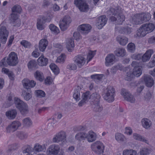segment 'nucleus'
Returning a JSON list of instances; mask_svg holds the SVG:
<instances>
[{
	"label": "nucleus",
	"instance_id": "obj_54",
	"mask_svg": "<svg viewBox=\"0 0 155 155\" xmlns=\"http://www.w3.org/2000/svg\"><path fill=\"white\" fill-rule=\"evenodd\" d=\"M73 36L74 38L77 41L79 40L81 38V35L78 32H74Z\"/></svg>",
	"mask_w": 155,
	"mask_h": 155
},
{
	"label": "nucleus",
	"instance_id": "obj_33",
	"mask_svg": "<svg viewBox=\"0 0 155 155\" xmlns=\"http://www.w3.org/2000/svg\"><path fill=\"white\" fill-rule=\"evenodd\" d=\"M117 39L120 45H125L128 41V38L124 36L119 37L117 38Z\"/></svg>",
	"mask_w": 155,
	"mask_h": 155
},
{
	"label": "nucleus",
	"instance_id": "obj_7",
	"mask_svg": "<svg viewBox=\"0 0 155 155\" xmlns=\"http://www.w3.org/2000/svg\"><path fill=\"white\" fill-rule=\"evenodd\" d=\"M71 21V20L69 16H64L60 21L59 26L61 30L64 31L67 30Z\"/></svg>",
	"mask_w": 155,
	"mask_h": 155
},
{
	"label": "nucleus",
	"instance_id": "obj_51",
	"mask_svg": "<svg viewBox=\"0 0 155 155\" xmlns=\"http://www.w3.org/2000/svg\"><path fill=\"white\" fill-rule=\"evenodd\" d=\"M21 44L26 48H29L31 45V44L28 41L23 40L20 42Z\"/></svg>",
	"mask_w": 155,
	"mask_h": 155
},
{
	"label": "nucleus",
	"instance_id": "obj_64",
	"mask_svg": "<svg viewBox=\"0 0 155 155\" xmlns=\"http://www.w3.org/2000/svg\"><path fill=\"white\" fill-rule=\"evenodd\" d=\"M141 57V56L140 54H135L132 56V58L133 59L138 60L140 59Z\"/></svg>",
	"mask_w": 155,
	"mask_h": 155
},
{
	"label": "nucleus",
	"instance_id": "obj_41",
	"mask_svg": "<svg viewBox=\"0 0 155 155\" xmlns=\"http://www.w3.org/2000/svg\"><path fill=\"white\" fill-rule=\"evenodd\" d=\"M125 136L122 134L117 133L115 135V138L117 141L120 142L124 140Z\"/></svg>",
	"mask_w": 155,
	"mask_h": 155
},
{
	"label": "nucleus",
	"instance_id": "obj_36",
	"mask_svg": "<svg viewBox=\"0 0 155 155\" xmlns=\"http://www.w3.org/2000/svg\"><path fill=\"white\" fill-rule=\"evenodd\" d=\"M96 53V51L89 50L87 54V63L90 61L95 56Z\"/></svg>",
	"mask_w": 155,
	"mask_h": 155
},
{
	"label": "nucleus",
	"instance_id": "obj_38",
	"mask_svg": "<svg viewBox=\"0 0 155 155\" xmlns=\"http://www.w3.org/2000/svg\"><path fill=\"white\" fill-rule=\"evenodd\" d=\"M77 90H74L73 94V97L75 100L78 101L80 100V94L79 92V89L78 87Z\"/></svg>",
	"mask_w": 155,
	"mask_h": 155
},
{
	"label": "nucleus",
	"instance_id": "obj_52",
	"mask_svg": "<svg viewBox=\"0 0 155 155\" xmlns=\"http://www.w3.org/2000/svg\"><path fill=\"white\" fill-rule=\"evenodd\" d=\"M103 77V75L102 74H94L91 75V78L94 79V80L96 81L97 80H101L102 79Z\"/></svg>",
	"mask_w": 155,
	"mask_h": 155
},
{
	"label": "nucleus",
	"instance_id": "obj_13",
	"mask_svg": "<svg viewBox=\"0 0 155 155\" xmlns=\"http://www.w3.org/2000/svg\"><path fill=\"white\" fill-rule=\"evenodd\" d=\"M142 83H144L147 87H150L154 84V81L151 77L145 75L140 80V84Z\"/></svg>",
	"mask_w": 155,
	"mask_h": 155
},
{
	"label": "nucleus",
	"instance_id": "obj_4",
	"mask_svg": "<svg viewBox=\"0 0 155 155\" xmlns=\"http://www.w3.org/2000/svg\"><path fill=\"white\" fill-rule=\"evenodd\" d=\"M155 29L154 25L151 23H147L142 25L137 30V34L139 37H143L147 34L152 32Z\"/></svg>",
	"mask_w": 155,
	"mask_h": 155
},
{
	"label": "nucleus",
	"instance_id": "obj_44",
	"mask_svg": "<svg viewBox=\"0 0 155 155\" xmlns=\"http://www.w3.org/2000/svg\"><path fill=\"white\" fill-rule=\"evenodd\" d=\"M133 136L134 138L136 140L142 141L145 142L146 141L145 139L143 137H142L137 134L134 133Z\"/></svg>",
	"mask_w": 155,
	"mask_h": 155
},
{
	"label": "nucleus",
	"instance_id": "obj_60",
	"mask_svg": "<svg viewBox=\"0 0 155 155\" xmlns=\"http://www.w3.org/2000/svg\"><path fill=\"white\" fill-rule=\"evenodd\" d=\"M11 71H9L7 68H3L1 70L2 73L8 75Z\"/></svg>",
	"mask_w": 155,
	"mask_h": 155
},
{
	"label": "nucleus",
	"instance_id": "obj_39",
	"mask_svg": "<svg viewBox=\"0 0 155 155\" xmlns=\"http://www.w3.org/2000/svg\"><path fill=\"white\" fill-rule=\"evenodd\" d=\"M54 78H53L51 76H48L46 77L44 80V83L46 84L50 85L53 84Z\"/></svg>",
	"mask_w": 155,
	"mask_h": 155
},
{
	"label": "nucleus",
	"instance_id": "obj_47",
	"mask_svg": "<svg viewBox=\"0 0 155 155\" xmlns=\"http://www.w3.org/2000/svg\"><path fill=\"white\" fill-rule=\"evenodd\" d=\"M35 49L31 53V56L34 58H38L40 55V52L37 48V47H35Z\"/></svg>",
	"mask_w": 155,
	"mask_h": 155
},
{
	"label": "nucleus",
	"instance_id": "obj_11",
	"mask_svg": "<svg viewBox=\"0 0 155 155\" xmlns=\"http://www.w3.org/2000/svg\"><path fill=\"white\" fill-rule=\"evenodd\" d=\"M66 134L64 132H61L56 135L53 139L54 142H58L60 141H62V144L66 142Z\"/></svg>",
	"mask_w": 155,
	"mask_h": 155
},
{
	"label": "nucleus",
	"instance_id": "obj_24",
	"mask_svg": "<svg viewBox=\"0 0 155 155\" xmlns=\"http://www.w3.org/2000/svg\"><path fill=\"white\" fill-rule=\"evenodd\" d=\"M115 57L113 54H108L105 58V64L107 66L112 65L114 62Z\"/></svg>",
	"mask_w": 155,
	"mask_h": 155
},
{
	"label": "nucleus",
	"instance_id": "obj_43",
	"mask_svg": "<svg viewBox=\"0 0 155 155\" xmlns=\"http://www.w3.org/2000/svg\"><path fill=\"white\" fill-rule=\"evenodd\" d=\"M124 133L128 136L131 135L133 133L132 128L129 127H125L124 130Z\"/></svg>",
	"mask_w": 155,
	"mask_h": 155
},
{
	"label": "nucleus",
	"instance_id": "obj_30",
	"mask_svg": "<svg viewBox=\"0 0 155 155\" xmlns=\"http://www.w3.org/2000/svg\"><path fill=\"white\" fill-rule=\"evenodd\" d=\"M153 53V51L151 50H148L142 56L141 59L143 62L148 61L150 59L152 54Z\"/></svg>",
	"mask_w": 155,
	"mask_h": 155
},
{
	"label": "nucleus",
	"instance_id": "obj_3",
	"mask_svg": "<svg viewBox=\"0 0 155 155\" xmlns=\"http://www.w3.org/2000/svg\"><path fill=\"white\" fill-rule=\"evenodd\" d=\"M81 98V100L78 104V105L79 107L82 106L88 101L93 102L94 104H98L100 96L97 93H95L90 95L89 92L87 91L83 94Z\"/></svg>",
	"mask_w": 155,
	"mask_h": 155
},
{
	"label": "nucleus",
	"instance_id": "obj_32",
	"mask_svg": "<svg viewBox=\"0 0 155 155\" xmlns=\"http://www.w3.org/2000/svg\"><path fill=\"white\" fill-rule=\"evenodd\" d=\"M66 58V55L64 54H62L57 57L55 61V62L56 63H64L65 61Z\"/></svg>",
	"mask_w": 155,
	"mask_h": 155
},
{
	"label": "nucleus",
	"instance_id": "obj_8",
	"mask_svg": "<svg viewBox=\"0 0 155 155\" xmlns=\"http://www.w3.org/2000/svg\"><path fill=\"white\" fill-rule=\"evenodd\" d=\"M21 125V124L20 122L14 121L8 126L6 128V131L8 133L12 132L19 129Z\"/></svg>",
	"mask_w": 155,
	"mask_h": 155
},
{
	"label": "nucleus",
	"instance_id": "obj_25",
	"mask_svg": "<svg viewBox=\"0 0 155 155\" xmlns=\"http://www.w3.org/2000/svg\"><path fill=\"white\" fill-rule=\"evenodd\" d=\"M121 94L126 100L132 103L134 101L135 99L133 96L130 94L126 90H122L121 91Z\"/></svg>",
	"mask_w": 155,
	"mask_h": 155
},
{
	"label": "nucleus",
	"instance_id": "obj_42",
	"mask_svg": "<svg viewBox=\"0 0 155 155\" xmlns=\"http://www.w3.org/2000/svg\"><path fill=\"white\" fill-rule=\"evenodd\" d=\"M23 124L25 126L29 127L32 125V122L29 118H26L23 120Z\"/></svg>",
	"mask_w": 155,
	"mask_h": 155
},
{
	"label": "nucleus",
	"instance_id": "obj_26",
	"mask_svg": "<svg viewBox=\"0 0 155 155\" xmlns=\"http://www.w3.org/2000/svg\"><path fill=\"white\" fill-rule=\"evenodd\" d=\"M17 111L15 109H10L5 113V115L8 119L13 120L15 119L17 115Z\"/></svg>",
	"mask_w": 155,
	"mask_h": 155
},
{
	"label": "nucleus",
	"instance_id": "obj_1",
	"mask_svg": "<svg viewBox=\"0 0 155 155\" xmlns=\"http://www.w3.org/2000/svg\"><path fill=\"white\" fill-rule=\"evenodd\" d=\"M13 95L10 94L7 95V100L8 104V107H9L14 102L17 108L19 109L21 113L23 115H25L28 112V109L27 104L23 101L21 100L17 97H15L14 101L12 100Z\"/></svg>",
	"mask_w": 155,
	"mask_h": 155
},
{
	"label": "nucleus",
	"instance_id": "obj_6",
	"mask_svg": "<svg viewBox=\"0 0 155 155\" xmlns=\"http://www.w3.org/2000/svg\"><path fill=\"white\" fill-rule=\"evenodd\" d=\"M7 58L8 60V64L9 65L15 66L18 62L17 54L15 52H11Z\"/></svg>",
	"mask_w": 155,
	"mask_h": 155
},
{
	"label": "nucleus",
	"instance_id": "obj_48",
	"mask_svg": "<svg viewBox=\"0 0 155 155\" xmlns=\"http://www.w3.org/2000/svg\"><path fill=\"white\" fill-rule=\"evenodd\" d=\"M135 45L133 43H130L127 45V50L129 52H133L135 50Z\"/></svg>",
	"mask_w": 155,
	"mask_h": 155
},
{
	"label": "nucleus",
	"instance_id": "obj_63",
	"mask_svg": "<svg viewBox=\"0 0 155 155\" xmlns=\"http://www.w3.org/2000/svg\"><path fill=\"white\" fill-rule=\"evenodd\" d=\"M5 82L4 79L0 78V89H2L4 85Z\"/></svg>",
	"mask_w": 155,
	"mask_h": 155
},
{
	"label": "nucleus",
	"instance_id": "obj_45",
	"mask_svg": "<svg viewBox=\"0 0 155 155\" xmlns=\"http://www.w3.org/2000/svg\"><path fill=\"white\" fill-rule=\"evenodd\" d=\"M136 152L132 150H125L123 152V155H136Z\"/></svg>",
	"mask_w": 155,
	"mask_h": 155
},
{
	"label": "nucleus",
	"instance_id": "obj_46",
	"mask_svg": "<svg viewBox=\"0 0 155 155\" xmlns=\"http://www.w3.org/2000/svg\"><path fill=\"white\" fill-rule=\"evenodd\" d=\"M35 95L39 97H44L45 96V92L41 90H37L35 91Z\"/></svg>",
	"mask_w": 155,
	"mask_h": 155
},
{
	"label": "nucleus",
	"instance_id": "obj_40",
	"mask_svg": "<svg viewBox=\"0 0 155 155\" xmlns=\"http://www.w3.org/2000/svg\"><path fill=\"white\" fill-rule=\"evenodd\" d=\"M85 133L84 132H79L75 135V139L79 140L85 139Z\"/></svg>",
	"mask_w": 155,
	"mask_h": 155
},
{
	"label": "nucleus",
	"instance_id": "obj_21",
	"mask_svg": "<svg viewBox=\"0 0 155 155\" xmlns=\"http://www.w3.org/2000/svg\"><path fill=\"white\" fill-rule=\"evenodd\" d=\"M96 138V135L92 131H89L87 134L85 133V139H86L89 142H92L95 141Z\"/></svg>",
	"mask_w": 155,
	"mask_h": 155
},
{
	"label": "nucleus",
	"instance_id": "obj_27",
	"mask_svg": "<svg viewBox=\"0 0 155 155\" xmlns=\"http://www.w3.org/2000/svg\"><path fill=\"white\" fill-rule=\"evenodd\" d=\"M141 123L143 127L147 129H150L152 124L151 121L147 118L142 119L141 120Z\"/></svg>",
	"mask_w": 155,
	"mask_h": 155
},
{
	"label": "nucleus",
	"instance_id": "obj_12",
	"mask_svg": "<svg viewBox=\"0 0 155 155\" xmlns=\"http://www.w3.org/2000/svg\"><path fill=\"white\" fill-rule=\"evenodd\" d=\"M47 19L45 17L41 16L39 17L37 19L36 26L38 29L42 30L45 28V23Z\"/></svg>",
	"mask_w": 155,
	"mask_h": 155
},
{
	"label": "nucleus",
	"instance_id": "obj_31",
	"mask_svg": "<svg viewBox=\"0 0 155 155\" xmlns=\"http://www.w3.org/2000/svg\"><path fill=\"white\" fill-rule=\"evenodd\" d=\"M114 53L117 56L122 57L125 55L126 51L124 48H117L115 51Z\"/></svg>",
	"mask_w": 155,
	"mask_h": 155
},
{
	"label": "nucleus",
	"instance_id": "obj_2",
	"mask_svg": "<svg viewBox=\"0 0 155 155\" xmlns=\"http://www.w3.org/2000/svg\"><path fill=\"white\" fill-rule=\"evenodd\" d=\"M132 66L134 69L132 72V69L130 68H126L125 71L127 73V76L126 79L127 81L130 80L131 78H133L134 76L137 77H139L142 74L141 67L136 61H134L132 63Z\"/></svg>",
	"mask_w": 155,
	"mask_h": 155
},
{
	"label": "nucleus",
	"instance_id": "obj_28",
	"mask_svg": "<svg viewBox=\"0 0 155 155\" xmlns=\"http://www.w3.org/2000/svg\"><path fill=\"white\" fill-rule=\"evenodd\" d=\"M79 29L85 33L89 32L91 29V26L88 24H82L79 26Z\"/></svg>",
	"mask_w": 155,
	"mask_h": 155
},
{
	"label": "nucleus",
	"instance_id": "obj_55",
	"mask_svg": "<svg viewBox=\"0 0 155 155\" xmlns=\"http://www.w3.org/2000/svg\"><path fill=\"white\" fill-rule=\"evenodd\" d=\"M64 44L63 43L57 44L55 46L58 49L59 52L61 51L63 49Z\"/></svg>",
	"mask_w": 155,
	"mask_h": 155
},
{
	"label": "nucleus",
	"instance_id": "obj_34",
	"mask_svg": "<svg viewBox=\"0 0 155 155\" xmlns=\"http://www.w3.org/2000/svg\"><path fill=\"white\" fill-rule=\"evenodd\" d=\"M36 62L35 60H32L29 61L27 64V67L29 70H32L36 68Z\"/></svg>",
	"mask_w": 155,
	"mask_h": 155
},
{
	"label": "nucleus",
	"instance_id": "obj_5",
	"mask_svg": "<svg viewBox=\"0 0 155 155\" xmlns=\"http://www.w3.org/2000/svg\"><path fill=\"white\" fill-rule=\"evenodd\" d=\"M91 148L95 153L100 154L104 153L105 146L102 142L97 141L91 144Z\"/></svg>",
	"mask_w": 155,
	"mask_h": 155
},
{
	"label": "nucleus",
	"instance_id": "obj_37",
	"mask_svg": "<svg viewBox=\"0 0 155 155\" xmlns=\"http://www.w3.org/2000/svg\"><path fill=\"white\" fill-rule=\"evenodd\" d=\"M111 19V21H116V20H117V23L119 24H120L124 21L125 17L124 15H121L118 17L117 19H116L115 17H112Z\"/></svg>",
	"mask_w": 155,
	"mask_h": 155
},
{
	"label": "nucleus",
	"instance_id": "obj_58",
	"mask_svg": "<svg viewBox=\"0 0 155 155\" xmlns=\"http://www.w3.org/2000/svg\"><path fill=\"white\" fill-rule=\"evenodd\" d=\"M149 67L152 68L155 66V55H154L152 58V61L148 64Z\"/></svg>",
	"mask_w": 155,
	"mask_h": 155
},
{
	"label": "nucleus",
	"instance_id": "obj_49",
	"mask_svg": "<svg viewBox=\"0 0 155 155\" xmlns=\"http://www.w3.org/2000/svg\"><path fill=\"white\" fill-rule=\"evenodd\" d=\"M22 96L25 100L28 101L31 98V95L30 94L24 91L22 93Z\"/></svg>",
	"mask_w": 155,
	"mask_h": 155
},
{
	"label": "nucleus",
	"instance_id": "obj_62",
	"mask_svg": "<svg viewBox=\"0 0 155 155\" xmlns=\"http://www.w3.org/2000/svg\"><path fill=\"white\" fill-rule=\"evenodd\" d=\"M14 39V35H12L10 36L8 43V46H10L12 44Z\"/></svg>",
	"mask_w": 155,
	"mask_h": 155
},
{
	"label": "nucleus",
	"instance_id": "obj_35",
	"mask_svg": "<svg viewBox=\"0 0 155 155\" xmlns=\"http://www.w3.org/2000/svg\"><path fill=\"white\" fill-rule=\"evenodd\" d=\"M51 31L55 34H58L60 32V30L58 27L53 24H51L49 26Z\"/></svg>",
	"mask_w": 155,
	"mask_h": 155
},
{
	"label": "nucleus",
	"instance_id": "obj_14",
	"mask_svg": "<svg viewBox=\"0 0 155 155\" xmlns=\"http://www.w3.org/2000/svg\"><path fill=\"white\" fill-rule=\"evenodd\" d=\"M114 89L112 87L109 89L104 96V98L109 102H112L114 100Z\"/></svg>",
	"mask_w": 155,
	"mask_h": 155
},
{
	"label": "nucleus",
	"instance_id": "obj_53",
	"mask_svg": "<svg viewBox=\"0 0 155 155\" xmlns=\"http://www.w3.org/2000/svg\"><path fill=\"white\" fill-rule=\"evenodd\" d=\"M67 68L70 70H76L77 67L74 64L71 63L67 65Z\"/></svg>",
	"mask_w": 155,
	"mask_h": 155
},
{
	"label": "nucleus",
	"instance_id": "obj_50",
	"mask_svg": "<svg viewBox=\"0 0 155 155\" xmlns=\"http://www.w3.org/2000/svg\"><path fill=\"white\" fill-rule=\"evenodd\" d=\"M8 64V60L6 58H4L0 61V67L7 66Z\"/></svg>",
	"mask_w": 155,
	"mask_h": 155
},
{
	"label": "nucleus",
	"instance_id": "obj_59",
	"mask_svg": "<svg viewBox=\"0 0 155 155\" xmlns=\"http://www.w3.org/2000/svg\"><path fill=\"white\" fill-rule=\"evenodd\" d=\"M150 152V150L147 148H144L140 151L141 155H147Z\"/></svg>",
	"mask_w": 155,
	"mask_h": 155
},
{
	"label": "nucleus",
	"instance_id": "obj_57",
	"mask_svg": "<svg viewBox=\"0 0 155 155\" xmlns=\"http://www.w3.org/2000/svg\"><path fill=\"white\" fill-rule=\"evenodd\" d=\"M142 15H143V20L144 21H146L149 20L151 18V15L149 13L145 14L144 15L143 14Z\"/></svg>",
	"mask_w": 155,
	"mask_h": 155
},
{
	"label": "nucleus",
	"instance_id": "obj_29",
	"mask_svg": "<svg viewBox=\"0 0 155 155\" xmlns=\"http://www.w3.org/2000/svg\"><path fill=\"white\" fill-rule=\"evenodd\" d=\"M49 67L52 72L55 75H58L60 72V70L59 67L54 63H51L49 65Z\"/></svg>",
	"mask_w": 155,
	"mask_h": 155
},
{
	"label": "nucleus",
	"instance_id": "obj_17",
	"mask_svg": "<svg viewBox=\"0 0 155 155\" xmlns=\"http://www.w3.org/2000/svg\"><path fill=\"white\" fill-rule=\"evenodd\" d=\"M48 42L47 39L44 38L41 39L38 43L39 49L41 52H44L48 45Z\"/></svg>",
	"mask_w": 155,
	"mask_h": 155
},
{
	"label": "nucleus",
	"instance_id": "obj_16",
	"mask_svg": "<svg viewBox=\"0 0 155 155\" xmlns=\"http://www.w3.org/2000/svg\"><path fill=\"white\" fill-rule=\"evenodd\" d=\"M22 84L25 88L28 89L34 87L36 85V82L34 80L24 79L22 81Z\"/></svg>",
	"mask_w": 155,
	"mask_h": 155
},
{
	"label": "nucleus",
	"instance_id": "obj_9",
	"mask_svg": "<svg viewBox=\"0 0 155 155\" xmlns=\"http://www.w3.org/2000/svg\"><path fill=\"white\" fill-rule=\"evenodd\" d=\"M74 4L81 11L87 12L89 9L88 5L82 0H75Z\"/></svg>",
	"mask_w": 155,
	"mask_h": 155
},
{
	"label": "nucleus",
	"instance_id": "obj_15",
	"mask_svg": "<svg viewBox=\"0 0 155 155\" xmlns=\"http://www.w3.org/2000/svg\"><path fill=\"white\" fill-rule=\"evenodd\" d=\"M60 147L58 145H52L48 149L47 153L48 155H57L58 153Z\"/></svg>",
	"mask_w": 155,
	"mask_h": 155
},
{
	"label": "nucleus",
	"instance_id": "obj_18",
	"mask_svg": "<svg viewBox=\"0 0 155 155\" xmlns=\"http://www.w3.org/2000/svg\"><path fill=\"white\" fill-rule=\"evenodd\" d=\"M73 61L79 68L81 67L85 63V58L81 55H78L75 57L74 58Z\"/></svg>",
	"mask_w": 155,
	"mask_h": 155
},
{
	"label": "nucleus",
	"instance_id": "obj_22",
	"mask_svg": "<svg viewBox=\"0 0 155 155\" xmlns=\"http://www.w3.org/2000/svg\"><path fill=\"white\" fill-rule=\"evenodd\" d=\"M21 10V8L19 5L15 6L13 7L12 8V13L11 15V19L14 21L17 19L18 18V16L17 14H15V13L16 12H19Z\"/></svg>",
	"mask_w": 155,
	"mask_h": 155
},
{
	"label": "nucleus",
	"instance_id": "obj_20",
	"mask_svg": "<svg viewBox=\"0 0 155 155\" xmlns=\"http://www.w3.org/2000/svg\"><path fill=\"white\" fill-rule=\"evenodd\" d=\"M48 63V58L41 55L40 56L37 60V64L39 66H46Z\"/></svg>",
	"mask_w": 155,
	"mask_h": 155
},
{
	"label": "nucleus",
	"instance_id": "obj_56",
	"mask_svg": "<svg viewBox=\"0 0 155 155\" xmlns=\"http://www.w3.org/2000/svg\"><path fill=\"white\" fill-rule=\"evenodd\" d=\"M34 150L36 151H41L42 149V147L38 143L36 144L34 146Z\"/></svg>",
	"mask_w": 155,
	"mask_h": 155
},
{
	"label": "nucleus",
	"instance_id": "obj_19",
	"mask_svg": "<svg viewBox=\"0 0 155 155\" xmlns=\"http://www.w3.org/2000/svg\"><path fill=\"white\" fill-rule=\"evenodd\" d=\"M107 22V19L105 15L99 17L97 20L96 25L98 29H101L105 25Z\"/></svg>",
	"mask_w": 155,
	"mask_h": 155
},
{
	"label": "nucleus",
	"instance_id": "obj_23",
	"mask_svg": "<svg viewBox=\"0 0 155 155\" xmlns=\"http://www.w3.org/2000/svg\"><path fill=\"white\" fill-rule=\"evenodd\" d=\"M35 78L37 81L42 82L45 80V76L42 72L39 70L36 71L33 74Z\"/></svg>",
	"mask_w": 155,
	"mask_h": 155
},
{
	"label": "nucleus",
	"instance_id": "obj_61",
	"mask_svg": "<svg viewBox=\"0 0 155 155\" xmlns=\"http://www.w3.org/2000/svg\"><path fill=\"white\" fill-rule=\"evenodd\" d=\"M8 76L10 80L13 81L14 80L15 76L12 72L11 71L8 74Z\"/></svg>",
	"mask_w": 155,
	"mask_h": 155
},
{
	"label": "nucleus",
	"instance_id": "obj_10",
	"mask_svg": "<svg viewBox=\"0 0 155 155\" xmlns=\"http://www.w3.org/2000/svg\"><path fill=\"white\" fill-rule=\"evenodd\" d=\"M64 45L66 48L69 52H72L74 50L75 45L74 40L72 38H66Z\"/></svg>",
	"mask_w": 155,
	"mask_h": 155
}]
</instances>
